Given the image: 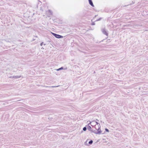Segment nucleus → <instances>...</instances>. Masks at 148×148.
I'll return each instance as SVG.
<instances>
[{
    "mask_svg": "<svg viewBox=\"0 0 148 148\" xmlns=\"http://www.w3.org/2000/svg\"><path fill=\"white\" fill-rule=\"evenodd\" d=\"M52 34L56 38H63V36H60V35L57 34L55 33H53Z\"/></svg>",
    "mask_w": 148,
    "mask_h": 148,
    "instance_id": "obj_1",
    "label": "nucleus"
},
{
    "mask_svg": "<svg viewBox=\"0 0 148 148\" xmlns=\"http://www.w3.org/2000/svg\"><path fill=\"white\" fill-rule=\"evenodd\" d=\"M91 125L92 126H93V125H92V124H91Z\"/></svg>",
    "mask_w": 148,
    "mask_h": 148,
    "instance_id": "obj_8",
    "label": "nucleus"
},
{
    "mask_svg": "<svg viewBox=\"0 0 148 148\" xmlns=\"http://www.w3.org/2000/svg\"><path fill=\"white\" fill-rule=\"evenodd\" d=\"M92 142H93L91 140L89 142V144H91L92 143Z\"/></svg>",
    "mask_w": 148,
    "mask_h": 148,
    "instance_id": "obj_4",
    "label": "nucleus"
},
{
    "mask_svg": "<svg viewBox=\"0 0 148 148\" xmlns=\"http://www.w3.org/2000/svg\"><path fill=\"white\" fill-rule=\"evenodd\" d=\"M105 130L106 131V132H109V130L108 129L106 128L105 129Z\"/></svg>",
    "mask_w": 148,
    "mask_h": 148,
    "instance_id": "obj_6",
    "label": "nucleus"
},
{
    "mask_svg": "<svg viewBox=\"0 0 148 148\" xmlns=\"http://www.w3.org/2000/svg\"><path fill=\"white\" fill-rule=\"evenodd\" d=\"M95 123L96 124H98L97 122L95 121H92V122H91L90 123V124L91 123Z\"/></svg>",
    "mask_w": 148,
    "mask_h": 148,
    "instance_id": "obj_3",
    "label": "nucleus"
},
{
    "mask_svg": "<svg viewBox=\"0 0 148 148\" xmlns=\"http://www.w3.org/2000/svg\"><path fill=\"white\" fill-rule=\"evenodd\" d=\"M89 3L90 5L92 7H94V6L93 3L92 1V0H88Z\"/></svg>",
    "mask_w": 148,
    "mask_h": 148,
    "instance_id": "obj_2",
    "label": "nucleus"
},
{
    "mask_svg": "<svg viewBox=\"0 0 148 148\" xmlns=\"http://www.w3.org/2000/svg\"><path fill=\"white\" fill-rule=\"evenodd\" d=\"M88 128L89 129H91V127L89 126H88Z\"/></svg>",
    "mask_w": 148,
    "mask_h": 148,
    "instance_id": "obj_7",
    "label": "nucleus"
},
{
    "mask_svg": "<svg viewBox=\"0 0 148 148\" xmlns=\"http://www.w3.org/2000/svg\"><path fill=\"white\" fill-rule=\"evenodd\" d=\"M83 130L84 131H86V127H84L83 128Z\"/></svg>",
    "mask_w": 148,
    "mask_h": 148,
    "instance_id": "obj_5",
    "label": "nucleus"
}]
</instances>
